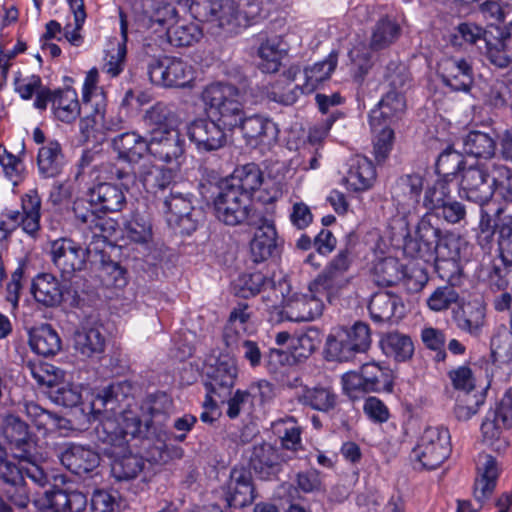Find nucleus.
<instances>
[{
  "instance_id": "obj_1",
  "label": "nucleus",
  "mask_w": 512,
  "mask_h": 512,
  "mask_svg": "<svg viewBox=\"0 0 512 512\" xmlns=\"http://www.w3.org/2000/svg\"><path fill=\"white\" fill-rule=\"evenodd\" d=\"M141 22L147 28L157 26L156 32H165L169 43L175 47L190 46L197 42L202 32L195 23H177L172 27L165 25L172 21L177 14L176 8L164 0H140Z\"/></svg>"
},
{
  "instance_id": "obj_2",
  "label": "nucleus",
  "mask_w": 512,
  "mask_h": 512,
  "mask_svg": "<svg viewBox=\"0 0 512 512\" xmlns=\"http://www.w3.org/2000/svg\"><path fill=\"white\" fill-rule=\"evenodd\" d=\"M245 95L237 87L216 82L207 85L202 93L206 110L229 130L236 128L244 115Z\"/></svg>"
},
{
  "instance_id": "obj_3",
  "label": "nucleus",
  "mask_w": 512,
  "mask_h": 512,
  "mask_svg": "<svg viewBox=\"0 0 512 512\" xmlns=\"http://www.w3.org/2000/svg\"><path fill=\"white\" fill-rule=\"evenodd\" d=\"M195 18L221 29L225 34H237L250 24L249 17L236 0H204L191 6Z\"/></svg>"
},
{
  "instance_id": "obj_4",
  "label": "nucleus",
  "mask_w": 512,
  "mask_h": 512,
  "mask_svg": "<svg viewBox=\"0 0 512 512\" xmlns=\"http://www.w3.org/2000/svg\"><path fill=\"white\" fill-rule=\"evenodd\" d=\"M214 209L217 219L228 226L257 224L263 217L253 209L248 194L240 193L237 189H230L223 184L214 199Z\"/></svg>"
},
{
  "instance_id": "obj_5",
  "label": "nucleus",
  "mask_w": 512,
  "mask_h": 512,
  "mask_svg": "<svg viewBox=\"0 0 512 512\" xmlns=\"http://www.w3.org/2000/svg\"><path fill=\"white\" fill-rule=\"evenodd\" d=\"M450 433L442 426L427 427L411 452L415 467L433 470L451 453Z\"/></svg>"
},
{
  "instance_id": "obj_6",
  "label": "nucleus",
  "mask_w": 512,
  "mask_h": 512,
  "mask_svg": "<svg viewBox=\"0 0 512 512\" xmlns=\"http://www.w3.org/2000/svg\"><path fill=\"white\" fill-rule=\"evenodd\" d=\"M113 175L127 191L134 188L139 190V187L142 186L147 193L157 195L170 187L174 182L176 172L172 168L144 163L137 172L116 168Z\"/></svg>"
},
{
  "instance_id": "obj_7",
  "label": "nucleus",
  "mask_w": 512,
  "mask_h": 512,
  "mask_svg": "<svg viewBox=\"0 0 512 512\" xmlns=\"http://www.w3.org/2000/svg\"><path fill=\"white\" fill-rule=\"evenodd\" d=\"M496 162H478L463 168L459 184V195L479 205L488 203L493 197L492 172Z\"/></svg>"
},
{
  "instance_id": "obj_8",
  "label": "nucleus",
  "mask_w": 512,
  "mask_h": 512,
  "mask_svg": "<svg viewBox=\"0 0 512 512\" xmlns=\"http://www.w3.org/2000/svg\"><path fill=\"white\" fill-rule=\"evenodd\" d=\"M147 74L153 84L167 88L191 87L195 71L188 62L176 57H163L152 60Z\"/></svg>"
},
{
  "instance_id": "obj_9",
  "label": "nucleus",
  "mask_w": 512,
  "mask_h": 512,
  "mask_svg": "<svg viewBox=\"0 0 512 512\" xmlns=\"http://www.w3.org/2000/svg\"><path fill=\"white\" fill-rule=\"evenodd\" d=\"M204 374L208 401L213 402V396L225 398L230 395L238 376L237 361L228 354H220L209 359Z\"/></svg>"
},
{
  "instance_id": "obj_10",
  "label": "nucleus",
  "mask_w": 512,
  "mask_h": 512,
  "mask_svg": "<svg viewBox=\"0 0 512 512\" xmlns=\"http://www.w3.org/2000/svg\"><path fill=\"white\" fill-rule=\"evenodd\" d=\"M434 213H426L419 220L414 236H407L404 242V251L413 258L431 262L433 251L443 235L437 226Z\"/></svg>"
},
{
  "instance_id": "obj_11",
  "label": "nucleus",
  "mask_w": 512,
  "mask_h": 512,
  "mask_svg": "<svg viewBox=\"0 0 512 512\" xmlns=\"http://www.w3.org/2000/svg\"><path fill=\"white\" fill-rule=\"evenodd\" d=\"M50 259L59 270L64 280H69L78 271H81L86 263L89 253L87 247L82 246L70 238H59L50 243Z\"/></svg>"
},
{
  "instance_id": "obj_12",
  "label": "nucleus",
  "mask_w": 512,
  "mask_h": 512,
  "mask_svg": "<svg viewBox=\"0 0 512 512\" xmlns=\"http://www.w3.org/2000/svg\"><path fill=\"white\" fill-rule=\"evenodd\" d=\"M476 466L478 477L474 484V497L479 502L478 508H472L468 500H458L457 512H477L481 503L492 494L496 487L499 476L497 460L490 454L480 453Z\"/></svg>"
},
{
  "instance_id": "obj_13",
  "label": "nucleus",
  "mask_w": 512,
  "mask_h": 512,
  "mask_svg": "<svg viewBox=\"0 0 512 512\" xmlns=\"http://www.w3.org/2000/svg\"><path fill=\"white\" fill-rule=\"evenodd\" d=\"M163 205L167 222L171 227L179 228L186 234L196 230L201 211L194 208L189 195L172 192L165 198Z\"/></svg>"
},
{
  "instance_id": "obj_14",
  "label": "nucleus",
  "mask_w": 512,
  "mask_h": 512,
  "mask_svg": "<svg viewBox=\"0 0 512 512\" xmlns=\"http://www.w3.org/2000/svg\"><path fill=\"white\" fill-rule=\"evenodd\" d=\"M185 139L175 128H157L149 139V154L165 163L180 164L184 157Z\"/></svg>"
},
{
  "instance_id": "obj_15",
  "label": "nucleus",
  "mask_w": 512,
  "mask_h": 512,
  "mask_svg": "<svg viewBox=\"0 0 512 512\" xmlns=\"http://www.w3.org/2000/svg\"><path fill=\"white\" fill-rule=\"evenodd\" d=\"M187 135L198 152H212L227 144V134L220 123L210 118H198L187 126Z\"/></svg>"
},
{
  "instance_id": "obj_16",
  "label": "nucleus",
  "mask_w": 512,
  "mask_h": 512,
  "mask_svg": "<svg viewBox=\"0 0 512 512\" xmlns=\"http://www.w3.org/2000/svg\"><path fill=\"white\" fill-rule=\"evenodd\" d=\"M132 385L127 381L112 383L102 389L92 400L91 409L94 414L119 413L130 410L132 401Z\"/></svg>"
},
{
  "instance_id": "obj_17",
  "label": "nucleus",
  "mask_w": 512,
  "mask_h": 512,
  "mask_svg": "<svg viewBox=\"0 0 512 512\" xmlns=\"http://www.w3.org/2000/svg\"><path fill=\"white\" fill-rule=\"evenodd\" d=\"M51 365L35 366L31 369L38 383L50 387V398L53 402L64 407H74L81 401L79 387L68 382L56 383L57 374Z\"/></svg>"
},
{
  "instance_id": "obj_18",
  "label": "nucleus",
  "mask_w": 512,
  "mask_h": 512,
  "mask_svg": "<svg viewBox=\"0 0 512 512\" xmlns=\"http://www.w3.org/2000/svg\"><path fill=\"white\" fill-rule=\"evenodd\" d=\"M90 203L82 199H78L73 204V213L79 225L86 226L91 232V240L87 244L89 253H102L108 241L105 234L108 221L96 215L90 209Z\"/></svg>"
},
{
  "instance_id": "obj_19",
  "label": "nucleus",
  "mask_w": 512,
  "mask_h": 512,
  "mask_svg": "<svg viewBox=\"0 0 512 512\" xmlns=\"http://www.w3.org/2000/svg\"><path fill=\"white\" fill-rule=\"evenodd\" d=\"M509 428H512V388L504 394L496 409L487 412L480 428L482 440L492 445L502 431Z\"/></svg>"
},
{
  "instance_id": "obj_20",
  "label": "nucleus",
  "mask_w": 512,
  "mask_h": 512,
  "mask_svg": "<svg viewBox=\"0 0 512 512\" xmlns=\"http://www.w3.org/2000/svg\"><path fill=\"white\" fill-rule=\"evenodd\" d=\"M438 74L453 91L468 92L473 84V69L465 58L443 57L438 62Z\"/></svg>"
},
{
  "instance_id": "obj_21",
  "label": "nucleus",
  "mask_w": 512,
  "mask_h": 512,
  "mask_svg": "<svg viewBox=\"0 0 512 512\" xmlns=\"http://www.w3.org/2000/svg\"><path fill=\"white\" fill-rule=\"evenodd\" d=\"M99 423L94 427L97 441L105 447L103 451L109 456H119L127 449L128 440L123 436L117 416L101 413Z\"/></svg>"
},
{
  "instance_id": "obj_22",
  "label": "nucleus",
  "mask_w": 512,
  "mask_h": 512,
  "mask_svg": "<svg viewBox=\"0 0 512 512\" xmlns=\"http://www.w3.org/2000/svg\"><path fill=\"white\" fill-rule=\"evenodd\" d=\"M58 458L63 466L78 476L94 471L100 463L97 452L76 444H65L60 447Z\"/></svg>"
},
{
  "instance_id": "obj_23",
  "label": "nucleus",
  "mask_w": 512,
  "mask_h": 512,
  "mask_svg": "<svg viewBox=\"0 0 512 512\" xmlns=\"http://www.w3.org/2000/svg\"><path fill=\"white\" fill-rule=\"evenodd\" d=\"M323 297L319 293L300 295L288 299L281 310L283 320L308 322L319 317L323 311Z\"/></svg>"
},
{
  "instance_id": "obj_24",
  "label": "nucleus",
  "mask_w": 512,
  "mask_h": 512,
  "mask_svg": "<svg viewBox=\"0 0 512 512\" xmlns=\"http://www.w3.org/2000/svg\"><path fill=\"white\" fill-rule=\"evenodd\" d=\"M247 144L257 146L260 144L271 145L277 140V125L263 115H251L241 117L238 126Z\"/></svg>"
},
{
  "instance_id": "obj_25",
  "label": "nucleus",
  "mask_w": 512,
  "mask_h": 512,
  "mask_svg": "<svg viewBox=\"0 0 512 512\" xmlns=\"http://www.w3.org/2000/svg\"><path fill=\"white\" fill-rule=\"evenodd\" d=\"M105 343L101 327L90 323H83L73 336V348L81 360L100 358L105 350Z\"/></svg>"
},
{
  "instance_id": "obj_26",
  "label": "nucleus",
  "mask_w": 512,
  "mask_h": 512,
  "mask_svg": "<svg viewBox=\"0 0 512 512\" xmlns=\"http://www.w3.org/2000/svg\"><path fill=\"white\" fill-rule=\"evenodd\" d=\"M466 259L461 253V241L452 235L443 233L437 248L433 251L432 261L442 279H450L457 270V260Z\"/></svg>"
},
{
  "instance_id": "obj_27",
  "label": "nucleus",
  "mask_w": 512,
  "mask_h": 512,
  "mask_svg": "<svg viewBox=\"0 0 512 512\" xmlns=\"http://www.w3.org/2000/svg\"><path fill=\"white\" fill-rule=\"evenodd\" d=\"M87 503L86 494L80 490L55 488L45 492V501L39 512H82Z\"/></svg>"
},
{
  "instance_id": "obj_28",
  "label": "nucleus",
  "mask_w": 512,
  "mask_h": 512,
  "mask_svg": "<svg viewBox=\"0 0 512 512\" xmlns=\"http://www.w3.org/2000/svg\"><path fill=\"white\" fill-rule=\"evenodd\" d=\"M256 498L251 472L245 468L231 470L227 483L226 501L230 507L243 508Z\"/></svg>"
},
{
  "instance_id": "obj_29",
  "label": "nucleus",
  "mask_w": 512,
  "mask_h": 512,
  "mask_svg": "<svg viewBox=\"0 0 512 512\" xmlns=\"http://www.w3.org/2000/svg\"><path fill=\"white\" fill-rule=\"evenodd\" d=\"M25 477L39 487H46L50 483L49 475L34 462L27 461L20 466L8 459L0 462V487L22 481Z\"/></svg>"
},
{
  "instance_id": "obj_30",
  "label": "nucleus",
  "mask_w": 512,
  "mask_h": 512,
  "mask_svg": "<svg viewBox=\"0 0 512 512\" xmlns=\"http://www.w3.org/2000/svg\"><path fill=\"white\" fill-rule=\"evenodd\" d=\"M269 443L255 444L252 448L249 464L251 469L262 479L275 476L280 471L282 462L288 460Z\"/></svg>"
},
{
  "instance_id": "obj_31",
  "label": "nucleus",
  "mask_w": 512,
  "mask_h": 512,
  "mask_svg": "<svg viewBox=\"0 0 512 512\" xmlns=\"http://www.w3.org/2000/svg\"><path fill=\"white\" fill-rule=\"evenodd\" d=\"M250 226L256 228L250 243L251 256L254 262L260 263L272 257L277 250L276 228L274 222L264 216L259 223Z\"/></svg>"
},
{
  "instance_id": "obj_32",
  "label": "nucleus",
  "mask_w": 512,
  "mask_h": 512,
  "mask_svg": "<svg viewBox=\"0 0 512 512\" xmlns=\"http://www.w3.org/2000/svg\"><path fill=\"white\" fill-rule=\"evenodd\" d=\"M406 111V100L402 91L388 90L370 115V126L379 128V123L394 124Z\"/></svg>"
},
{
  "instance_id": "obj_33",
  "label": "nucleus",
  "mask_w": 512,
  "mask_h": 512,
  "mask_svg": "<svg viewBox=\"0 0 512 512\" xmlns=\"http://www.w3.org/2000/svg\"><path fill=\"white\" fill-rule=\"evenodd\" d=\"M255 327L251 321V312L245 303H239L229 315L224 328L223 339L227 347L234 348L238 343L246 339L245 336L254 332Z\"/></svg>"
},
{
  "instance_id": "obj_34",
  "label": "nucleus",
  "mask_w": 512,
  "mask_h": 512,
  "mask_svg": "<svg viewBox=\"0 0 512 512\" xmlns=\"http://www.w3.org/2000/svg\"><path fill=\"white\" fill-rule=\"evenodd\" d=\"M294 389V397L303 406L323 413H328L336 407L338 397L330 387H308L300 383L295 384Z\"/></svg>"
},
{
  "instance_id": "obj_35",
  "label": "nucleus",
  "mask_w": 512,
  "mask_h": 512,
  "mask_svg": "<svg viewBox=\"0 0 512 512\" xmlns=\"http://www.w3.org/2000/svg\"><path fill=\"white\" fill-rule=\"evenodd\" d=\"M368 310L374 322H387L391 319H401L405 314L402 299L391 292L380 291L370 299Z\"/></svg>"
},
{
  "instance_id": "obj_36",
  "label": "nucleus",
  "mask_w": 512,
  "mask_h": 512,
  "mask_svg": "<svg viewBox=\"0 0 512 512\" xmlns=\"http://www.w3.org/2000/svg\"><path fill=\"white\" fill-rule=\"evenodd\" d=\"M1 431L5 439L19 451L16 457L28 459L33 447L28 425L17 416L8 415L2 421Z\"/></svg>"
},
{
  "instance_id": "obj_37",
  "label": "nucleus",
  "mask_w": 512,
  "mask_h": 512,
  "mask_svg": "<svg viewBox=\"0 0 512 512\" xmlns=\"http://www.w3.org/2000/svg\"><path fill=\"white\" fill-rule=\"evenodd\" d=\"M351 281V276L325 266L322 272L309 284V292L319 293L328 302L338 297Z\"/></svg>"
},
{
  "instance_id": "obj_38",
  "label": "nucleus",
  "mask_w": 512,
  "mask_h": 512,
  "mask_svg": "<svg viewBox=\"0 0 512 512\" xmlns=\"http://www.w3.org/2000/svg\"><path fill=\"white\" fill-rule=\"evenodd\" d=\"M31 293L35 301L46 308L59 306L63 300V290L59 280L52 274H38L32 281Z\"/></svg>"
},
{
  "instance_id": "obj_39",
  "label": "nucleus",
  "mask_w": 512,
  "mask_h": 512,
  "mask_svg": "<svg viewBox=\"0 0 512 512\" xmlns=\"http://www.w3.org/2000/svg\"><path fill=\"white\" fill-rule=\"evenodd\" d=\"M376 178V172L371 160L362 155L349 159L348 170L344 178L347 187L353 191L369 189Z\"/></svg>"
},
{
  "instance_id": "obj_40",
  "label": "nucleus",
  "mask_w": 512,
  "mask_h": 512,
  "mask_svg": "<svg viewBox=\"0 0 512 512\" xmlns=\"http://www.w3.org/2000/svg\"><path fill=\"white\" fill-rule=\"evenodd\" d=\"M89 203L103 212H118L126 204L121 188L112 183H99L89 190Z\"/></svg>"
},
{
  "instance_id": "obj_41",
  "label": "nucleus",
  "mask_w": 512,
  "mask_h": 512,
  "mask_svg": "<svg viewBox=\"0 0 512 512\" xmlns=\"http://www.w3.org/2000/svg\"><path fill=\"white\" fill-rule=\"evenodd\" d=\"M29 346L36 354L51 357L61 350V338L50 324H41L29 330Z\"/></svg>"
},
{
  "instance_id": "obj_42",
  "label": "nucleus",
  "mask_w": 512,
  "mask_h": 512,
  "mask_svg": "<svg viewBox=\"0 0 512 512\" xmlns=\"http://www.w3.org/2000/svg\"><path fill=\"white\" fill-rule=\"evenodd\" d=\"M287 51L288 46L281 36L274 35L265 39L262 38L258 48L259 68L265 73L277 72Z\"/></svg>"
},
{
  "instance_id": "obj_43",
  "label": "nucleus",
  "mask_w": 512,
  "mask_h": 512,
  "mask_svg": "<svg viewBox=\"0 0 512 512\" xmlns=\"http://www.w3.org/2000/svg\"><path fill=\"white\" fill-rule=\"evenodd\" d=\"M113 149L118 157L127 162H137L149 153V140L137 132H125L117 135L112 141Z\"/></svg>"
},
{
  "instance_id": "obj_44",
  "label": "nucleus",
  "mask_w": 512,
  "mask_h": 512,
  "mask_svg": "<svg viewBox=\"0 0 512 512\" xmlns=\"http://www.w3.org/2000/svg\"><path fill=\"white\" fill-rule=\"evenodd\" d=\"M423 190V178L413 173L399 177L392 187V197L398 206L414 208Z\"/></svg>"
},
{
  "instance_id": "obj_45",
  "label": "nucleus",
  "mask_w": 512,
  "mask_h": 512,
  "mask_svg": "<svg viewBox=\"0 0 512 512\" xmlns=\"http://www.w3.org/2000/svg\"><path fill=\"white\" fill-rule=\"evenodd\" d=\"M263 182V173L255 163H249L237 167L229 179L222 184L230 189L238 190L240 193L251 195Z\"/></svg>"
},
{
  "instance_id": "obj_46",
  "label": "nucleus",
  "mask_w": 512,
  "mask_h": 512,
  "mask_svg": "<svg viewBox=\"0 0 512 512\" xmlns=\"http://www.w3.org/2000/svg\"><path fill=\"white\" fill-rule=\"evenodd\" d=\"M65 164L66 159L58 141L49 140L39 149L37 165L43 177H56L62 172Z\"/></svg>"
},
{
  "instance_id": "obj_47",
  "label": "nucleus",
  "mask_w": 512,
  "mask_h": 512,
  "mask_svg": "<svg viewBox=\"0 0 512 512\" xmlns=\"http://www.w3.org/2000/svg\"><path fill=\"white\" fill-rule=\"evenodd\" d=\"M511 40L508 33L499 32L498 36L489 33L484 43L483 55L486 60L498 69L509 68L512 64V56L509 53L507 41Z\"/></svg>"
},
{
  "instance_id": "obj_48",
  "label": "nucleus",
  "mask_w": 512,
  "mask_h": 512,
  "mask_svg": "<svg viewBox=\"0 0 512 512\" xmlns=\"http://www.w3.org/2000/svg\"><path fill=\"white\" fill-rule=\"evenodd\" d=\"M53 114L64 123H72L81 113L78 95L73 89L56 90L53 100Z\"/></svg>"
},
{
  "instance_id": "obj_49",
  "label": "nucleus",
  "mask_w": 512,
  "mask_h": 512,
  "mask_svg": "<svg viewBox=\"0 0 512 512\" xmlns=\"http://www.w3.org/2000/svg\"><path fill=\"white\" fill-rule=\"evenodd\" d=\"M383 353L394 358L397 362L409 360L414 353L412 339L397 331L385 334L380 341Z\"/></svg>"
},
{
  "instance_id": "obj_50",
  "label": "nucleus",
  "mask_w": 512,
  "mask_h": 512,
  "mask_svg": "<svg viewBox=\"0 0 512 512\" xmlns=\"http://www.w3.org/2000/svg\"><path fill=\"white\" fill-rule=\"evenodd\" d=\"M401 35L399 23L392 17L383 16L374 25L370 38L373 50H382L392 45Z\"/></svg>"
},
{
  "instance_id": "obj_51",
  "label": "nucleus",
  "mask_w": 512,
  "mask_h": 512,
  "mask_svg": "<svg viewBox=\"0 0 512 512\" xmlns=\"http://www.w3.org/2000/svg\"><path fill=\"white\" fill-rule=\"evenodd\" d=\"M358 352L349 343L345 328L340 327L328 335L325 354L328 360L345 362L352 360Z\"/></svg>"
},
{
  "instance_id": "obj_52",
  "label": "nucleus",
  "mask_w": 512,
  "mask_h": 512,
  "mask_svg": "<svg viewBox=\"0 0 512 512\" xmlns=\"http://www.w3.org/2000/svg\"><path fill=\"white\" fill-rule=\"evenodd\" d=\"M22 229L30 236L40 230L41 198L37 191L30 190L21 199Z\"/></svg>"
},
{
  "instance_id": "obj_53",
  "label": "nucleus",
  "mask_w": 512,
  "mask_h": 512,
  "mask_svg": "<svg viewBox=\"0 0 512 512\" xmlns=\"http://www.w3.org/2000/svg\"><path fill=\"white\" fill-rule=\"evenodd\" d=\"M463 149L476 158L489 159L495 154L496 142L490 133L472 130L463 137Z\"/></svg>"
},
{
  "instance_id": "obj_54",
  "label": "nucleus",
  "mask_w": 512,
  "mask_h": 512,
  "mask_svg": "<svg viewBox=\"0 0 512 512\" xmlns=\"http://www.w3.org/2000/svg\"><path fill=\"white\" fill-rule=\"evenodd\" d=\"M466 167L464 156L449 147L438 156L435 171L439 176L438 180L450 183L459 172L462 174L463 168Z\"/></svg>"
},
{
  "instance_id": "obj_55",
  "label": "nucleus",
  "mask_w": 512,
  "mask_h": 512,
  "mask_svg": "<svg viewBox=\"0 0 512 512\" xmlns=\"http://www.w3.org/2000/svg\"><path fill=\"white\" fill-rule=\"evenodd\" d=\"M141 410L149 416V419L144 420L146 428L152 423L162 424L172 410V400L166 393L149 395L142 403Z\"/></svg>"
},
{
  "instance_id": "obj_56",
  "label": "nucleus",
  "mask_w": 512,
  "mask_h": 512,
  "mask_svg": "<svg viewBox=\"0 0 512 512\" xmlns=\"http://www.w3.org/2000/svg\"><path fill=\"white\" fill-rule=\"evenodd\" d=\"M361 371L366 384V391H392L393 376L389 369L382 368L376 363H366L362 366Z\"/></svg>"
},
{
  "instance_id": "obj_57",
  "label": "nucleus",
  "mask_w": 512,
  "mask_h": 512,
  "mask_svg": "<svg viewBox=\"0 0 512 512\" xmlns=\"http://www.w3.org/2000/svg\"><path fill=\"white\" fill-rule=\"evenodd\" d=\"M336 66L337 55L331 53L325 60L306 67L304 70L306 93L314 92L320 83L329 79Z\"/></svg>"
},
{
  "instance_id": "obj_58",
  "label": "nucleus",
  "mask_w": 512,
  "mask_h": 512,
  "mask_svg": "<svg viewBox=\"0 0 512 512\" xmlns=\"http://www.w3.org/2000/svg\"><path fill=\"white\" fill-rule=\"evenodd\" d=\"M489 36L482 27L475 23H460L454 28L449 37V42L453 47L462 48L465 45H478L485 43L486 37Z\"/></svg>"
},
{
  "instance_id": "obj_59",
  "label": "nucleus",
  "mask_w": 512,
  "mask_h": 512,
  "mask_svg": "<svg viewBox=\"0 0 512 512\" xmlns=\"http://www.w3.org/2000/svg\"><path fill=\"white\" fill-rule=\"evenodd\" d=\"M403 277L402 265L392 257L380 260L373 269V281L378 286H393L401 281Z\"/></svg>"
},
{
  "instance_id": "obj_60",
  "label": "nucleus",
  "mask_w": 512,
  "mask_h": 512,
  "mask_svg": "<svg viewBox=\"0 0 512 512\" xmlns=\"http://www.w3.org/2000/svg\"><path fill=\"white\" fill-rule=\"evenodd\" d=\"M486 323L485 307L478 303H469L457 319L458 327L470 335L479 336Z\"/></svg>"
},
{
  "instance_id": "obj_61",
  "label": "nucleus",
  "mask_w": 512,
  "mask_h": 512,
  "mask_svg": "<svg viewBox=\"0 0 512 512\" xmlns=\"http://www.w3.org/2000/svg\"><path fill=\"white\" fill-rule=\"evenodd\" d=\"M126 450L115 458L112 464V474L117 480H130L142 471L144 462L137 455L125 454Z\"/></svg>"
},
{
  "instance_id": "obj_62",
  "label": "nucleus",
  "mask_w": 512,
  "mask_h": 512,
  "mask_svg": "<svg viewBox=\"0 0 512 512\" xmlns=\"http://www.w3.org/2000/svg\"><path fill=\"white\" fill-rule=\"evenodd\" d=\"M506 263L501 259L495 262L489 261L482 263L477 271L478 278L484 282H487L491 287L498 290H502L507 286L506 274L507 268Z\"/></svg>"
},
{
  "instance_id": "obj_63",
  "label": "nucleus",
  "mask_w": 512,
  "mask_h": 512,
  "mask_svg": "<svg viewBox=\"0 0 512 512\" xmlns=\"http://www.w3.org/2000/svg\"><path fill=\"white\" fill-rule=\"evenodd\" d=\"M491 356L494 363L509 364L512 362V332L501 328L491 339Z\"/></svg>"
},
{
  "instance_id": "obj_64",
  "label": "nucleus",
  "mask_w": 512,
  "mask_h": 512,
  "mask_svg": "<svg viewBox=\"0 0 512 512\" xmlns=\"http://www.w3.org/2000/svg\"><path fill=\"white\" fill-rule=\"evenodd\" d=\"M493 168V195L496 194L506 202H512V169L500 162H496Z\"/></svg>"
}]
</instances>
